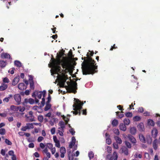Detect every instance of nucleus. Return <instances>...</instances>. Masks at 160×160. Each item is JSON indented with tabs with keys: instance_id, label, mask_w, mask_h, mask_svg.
I'll list each match as a JSON object with an SVG mask.
<instances>
[{
	"instance_id": "obj_1",
	"label": "nucleus",
	"mask_w": 160,
	"mask_h": 160,
	"mask_svg": "<svg viewBox=\"0 0 160 160\" xmlns=\"http://www.w3.org/2000/svg\"><path fill=\"white\" fill-rule=\"evenodd\" d=\"M90 53H88L86 57L82 58L84 60L82 63V69L83 75L92 74L98 72V66L96 65L95 61L91 57L93 56L94 52L93 51H89Z\"/></svg>"
},
{
	"instance_id": "obj_2",
	"label": "nucleus",
	"mask_w": 160,
	"mask_h": 160,
	"mask_svg": "<svg viewBox=\"0 0 160 160\" xmlns=\"http://www.w3.org/2000/svg\"><path fill=\"white\" fill-rule=\"evenodd\" d=\"M52 64L53 66L61 65L63 68H68L70 67V63L68 58L67 57H63V59H57L53 58L51 59Z\"/></svg>"
},
{
	"instance_id": "obj_3",
	"label": "nucleus",
	"mask_w": 160,
	"mask_h": 160,
	"mask_svg": "<svg viewBox=\"0 0 160 160\" xmlns=\"http://www.w3.org/2000/svg\"><path fill=\"white\" fill-rule=\"evenodd\" d=\"M76 103H74L73 107L74 108V111H72L73 114L76 115L78 114L80 115L81 114V111L82 109V106L83 104V103L81 102L78 99L74 98Z\"/></svg>"
},
{
	"instance_id": "obj_4",
	"label": "nucleus",
	"mask_w": 160,
	"mask_h": 160,
	"mask_svg": "<svg viewBox=\"0 0 160 160\" xmlns=\"http://www.w3.org/2000/svg\"><path fill=\"white\" fill-rule=\"evenodd\" d=\"M77 83L76 82H73L72 84L68 86L66 85L65 88L67 92L69 93H75L77 91L75 89H77Z\"/></svg>"
},
{
	"instance_id": "obj_5",
	"label": "nucleus",
	"mask_w": 160,
	"mask_h": 160,
	"mask_svg": "<svg viewBox=\"0 0 160 160\" xmlns=\"http://www.w3.org/2000/svg\"><path fill=\"white\" fill-rule=\"evenodd\" d=\"M58 79L59 80V83H62L63 85L68 78L67 75H66L64 73H62L61 74L59 75Z\"/></svg>"
},
{
	"instance_id": "obj_6",
	"label": "nucleus",
	"mask_w": 160,
	"mask_h": 160,
	"mask_svg": "<svg viewBox=\"0 0 160 160\" xmlns=\"http://www.w3.org/2000/svg\"><path fill=\"white\" fill-rule=\"evenodd\" d=\"M53 68L54 72L56 74H58V73L62 74V70L61 68V67L59 65L53 66Z\"/></svg>"
},
{
	"instance_id": "obj_7",
	"label": "nucleus",
	"mask_w": 160,
	"mask_h": 160,
	"mask_svg": "<svg viewBox=\"0 0 160 160\" xmlns=\"http://www.w3.org/2000/svg\"><path fill=\"white\" fill-rule=\"evenodd\" d=\"M128 139L133 144V145L135 144L137 142V141L135 138L130 134H128L127 136Z\"/></svg>"
},
{
	"instance_id": "obj_8",
	"label": "nucleus",
	"mask_w": 160,
	"mask_h": 160,
	"mask_svg": "<svg viewBox=\"0 0 160 160\" xmlns=\"http://www.w3.org/2000/svg\"><path fill=\"white\" fill-rule=\"evenodd\" d=\"M14 99L15 101L17 102V105H19L21 102V98L20 95L16 94L14 95Z\"/></svg>"
},
{
	"instance_id": "obj_9",
	"label": "nucleus",
	"mask_w": 160,
	"mask_h": 160,
	"mask_svg": "<svg viewBox=\"0 0 160 160\" xmlns=\"http://www.w3.org/2000/svg\"><path fill=\"white\" fill-rule=\"evenodd\" d=\"M29 102L31 104H33L34 102V101L33 99L30 98L29 99L26 98L24 99V101L23 102V104L25 105L27 103Z\"/></svg>"
},
{
	"instance_id": "obj_10",
	"label": "nucleus",
	"mask_w": 160,
	"mask_h": 160,
	"mask_svg": "<svg viewBox=\"0 0 160 160\" xmlns=\"http://www.w3.org/2000/svg\"><path fill=\"white\" fill-rule=\"evenodd\" d=\"M29 76L30 77L29 79V82L30 85V88L31 89L33 90L34 88V86L33 81V78L32 76Z\"/></svg>"
},
{
	"instance_id": "obj_11",
	"label": "nucleus",
	"mask_w": 160,
	"mask_h": 160,
	"mask_svg": "<svg viewBox=\"0 0 160 160\" xmlns=\"http://www.w3.org/2000/svg\"><path fill=\"white\" fill-rule=\"evenodd\" d=\"M19 76H18L15 77L12 82V85L13 86L16 85L19 82Z\"/></svg>"
},
{
	"instance_id": "obj_12",
	"label": "nucleus",
	"mask_w": 160,
	"mask_h": 160,
	"mask_svg": "<svg viewBox=\"0 0 160 160\" xmlns=\"http://www.w3.org/2000/svg\"><path fill=\"white\" fill-rule=\"evenodd\" d=\"M76 142V139L74 137H73L72 138V141L70 142L69 147L70 148H72L73 146H74Z\"/></svg>"
},
{
	"instance_id": "obj_13",
	"label": "nucleus",
	"mask_w": 160,
	"mask_h": 160,
	"mask_svg": "<svg viewBox=\"0 0 160 160\" xmlns=\"http://www.w3.org/2000/svg\"><path fill=\"white\" fill-rule=\"evenodd\" d=\"M42 152L43 153H45L46 156V158H49L51 157V154L49 152H48V150L47 147Z\"/></svg>"
},
{
	"instance_id": "obj_14",
	"label": "nucleus",
	"mask_w": 160,
	"mask_h": 160,
	"mask_svg": "<svg viewBox=\"0 0 160 160\" xmlns=\"http://www.w3.org/2000/svg\"><path fill=\"white\" fill-rule=\"evenodd\" d=\"M105 137L106 138V142L107 144L109 145L111 143V140L110 138V136L107 133L105 134Z\"/></svg>"
},
{
	"instance_id": "obj_15",
	"label": "nucleus",
	"mask_w": 160,
	"mask_h": 160,
	"mask_svg": "<svg viewBox=\"0 0 160 160\" xmlns=\"http://www.w3.org/2000/svg\"><path fill=\"white\" fill-rule=\"evenodd\" d=\"M152 147L155 150L157 149L158 148V140L157 139H155L152 143Z\"/></svg>"
},
{
	"instance_id": "obj_16",
	"label": "nucleus",
	"mask_w": 160,
	"mask_h": 160,
	"mask_svg": "<svg viewBox=\"0 0 160 160\" xmlns=\"http://www.w3.org/2000/svg\"><path fill=\"white\" fill-rule=\"evenodd\" d=\"M152 136L154 138H156L158 134V130L155 128H154L152 132Z\"/></svg>"
},
{
	"instance_id": "obj_17",
	"label": "nucleus",
	"mask_w": 160,
	"mask_h": 160,
	"mask_svg": "<svg viewBox=\"0 0 160 160\" xmlns=\"http://www.w3.org/2000/svg\"><path fill=\"white\" fill-rule=\"evenodd\" d=\"M8 87V85L4 83H2L0 86V91H3L6 90Z\"/></svg>"
},
{
	"instance_id": "obj_18",
	"label": "nucleus",
	"mask_w": 160,
	"mask_h": 160,
	"mask_svg": "<svg viewBox=\"0 0 160 160\" xmlns=\"http://www.w3.org/2000/svg\"><path fill=\"white\" fill-rule=\"evenodd\" d=\"M18 88L19 89L22 90L26 89V87L24 83H20L18 85Z\"/></svg>"
},
{
	"instance_id": "obj_19",
	"label": "nucleus",
	"mask_w": 160,
	"mask_h": 160,
	"mask_svg": "<svg viewBox=\"0 0 160 160\" xmlns=\"http://www.w3.org/2000/svg\"><path fill=\"white\" fill-rule=\"evenodd\" d=\"M1 57L2 58H10V55L8 53H2L1 54Z\"/></svg>"
},
{
	"instance_id": "obj_20",
	"label": "nucleus",
	"mask_w": 160,
	"mask_h": 160,
	"mask_svg": "<svg viewBox=\"0 0 160 160\" xmlns=\"http://www.w3.org/2000/svg\"><path fill=\"white\" fill-rule=\"evenodd\" d=\"M122 152L126 155L128 154V150L125 147H123L122 148Z\"/></svg>"
},
{
	"instance_id": "obj_21",
	"label": "nucleus",
	"mask_w": 160,
	"mask_h": 160,
	"mask_svg": "<svg viewBox=\"0 0 160 160\" xmlns=\"http://www.w3.org/2000/svg\"><path fill=\"white\" fill-rule=\"evenodd\" d=\"M119 129L123 131H125L126 130V125L123 123H121L119 126Z\"/></svg>"
},
{
	"instance_id": "obj_22",
	"label": "nucleus",
	"mask_w": 160,
	"mask_h": 160,
	"mask_svg": "<svg viewBox=\"0 0 160 160\" xmlns=\"http://www.w3.org/2000/svg\"><path fill=\"white\" fill-rule=\"evenodd\" d=\"M27 118L28 119V122H33L35 121L34 119V116H26Z\"/></svg>"
},
{
	"instance_id": "obj_23",
	"label": "nucleus",
	"mask_w": 160,
	"mask_h": 160,
	"mask_svg": "<svg viewBox=\"0 0 160 160\" xmlns=\"http://www.w3.org/2000/svg\"><path fill=\"white\" fill-rule=\"evenodd\" d=\"M136 129L135 127H132L130 128V132L132 135H135L136 133Z\"/></svg>"
},
{
	"instance_id": "obj_24",
	"label": "nucleus",
	"mask_w": 160,
	"mask_h": 160,
	"mask_svg": "<svg viewBox=\"0 0 160 160\" xmlns=\"http://www.w3.org/2000/svg\"><path fill=\"white\" fill-rule=\"evenodd\" d=\"M140 140L142 142L145 143L146 142V141L144 136L142 134H140L139 136Z\"/></svg>"
},
{
	"instance_id": "obj_25",
	"label": "nucleus",
	"mask_w": 160,
	"mask_h": 160,
	"mask_svg": "<svg viewBox=\"0 0 160 160\" xmlns=\"http://www.w3.org/2000/svg\"><path fill=\"white\" fill-rule=\"evenodd\" d=\"M114 139L116 141V143L119 144H121L122 143V140L119 137L115 136L114 137Z\"/></svg>"
},
{
	"instance_id": "obj_26",
	"label": "nucleus",
	"mask_w": 160,
	"mask_h": 160,
	"mask_svg": "<svg viewBox=\"0 0 160 160\" xmlns=\"http://www.w3.org/2000/svg\"><path fill=\"white\" fill-rule=\"evenodd\" d=\"M20 108V107L16 106L14 105H12L10 107L11 109L12 110L15 111H18Z\"/></svg>"
},
{
	"instance_id": "obj_27",
	"label": "nucleus",
	"mask_w": 160,
	"mask_h": 160,
	"mask_svg": "<svg viewBox=\"0 0 160 160\" xmlns=\"http://www.w3.org/2000/svg\"><path fill=\"white\" fill-rule=\"evenodd\" d=\"M51 107V105L49 103H46V106L44 108V110L47 111Z\"/></svg>"
},
{
	"instance_id": "obj_28",
	"label": "nucleus",
	"mask_w": 160,
	"mask_h": 160,
	"mask_svg": "<svg viewBox=\"0 0 160 160\" xmlns=\"http://www.w3.org/2000/svg\"><path fill=\"white\" fill-rule=\"evenodd\" d=\"M138 128L140 131H143L144 130V126L143 123H140L138 126Z\"/></svg>"
},
{
	"instance_id": "obj_29",
	"label": "nucleus",
	"mask_w": 160,
	"mask_h": 160,
	"mask_svg": "<svg viewBox=\"0 0 160 160\" xmlns=\"http://www.w3.org/2000/svg\"><path fill=\"white\" fill-rule=\"evenodd\" d=\"M6 65V62L3 61H0V67L1 68L4 67Z\"/></svg>"
},
{
	"instance_id": "obj_30",
	"label": "nucleus",
	"mask_w": 160,
	"mask_h": 160,
	"mask_svg": "<svg viewBox=\"0 0 160 160\" xmlns=\"http://www.w3.org/2000/svg\"><path fill=\"white\" fill-rule=\"evenodd\" d=\"M120 112H119V111L116 112V115H117V116H118V118H121L124 117V115L123 114H119V113H120Z\"/></svg>"
},
{
	"instance_id": "obj_31",
	"label": "nucleus",
	"mask_w": 160,
	"mask_h": 160,
	"mask_svg": "<svg viewBox=\"0 0 160 160\" xmlns=\"http://www.w3.org/2000/svg\"><path fill=\"white\" fill-rule=\"evenodd\" d=\"M112 124L113 126H116L118 124V121L116 119H114L112 121Z\"/></svg>"
},
{
	"instance_id": "obj_32",
	"label": "nucleus",
	"mask_w": 160,
	"mask_h": 160,
	"mask_svg": "<svg viewBox=\"0 0 160 160\" xmlns=\"http://www.w3.org/2000/svg\"><path fill=\"white\" fill-rule=\"evenodd\" d=\"M42 95V91L38 92L37 91V92H36V95L38 98H41Z\"/></svg>"
},
{
	"instance_id": "obj_33",
	"label": "nucleus",
	"mask_w": 160,
	"mask_h": 160,
	"mask_svg": "<svg viewBox=\"0 0 160 160\" xmlns=\"http://www.w3.org/2000/svg\"><path fill=\"white\" fill-rule=\"evenodd\" d=\"M14 64L15 65L18 67H20L22 66V64L21 62L18 61H15Z\"/></svg>"
},
{
	"instance_id": "obj_34",
	"label": "nucleus",
	"mask_w": 160,
	"mask_h": 160,
	"mask_svg": "<svg viewBox=\"0 0 160 160\" xmlns=\"http://www.w3.org/2000/svg\"><path fill=\"white\" fill-rule=\"evenodd\" d=\"M141 119V117L138 116H136L133 118V120L134 122L139 121Z\"/></svg>"
},
{
	"instance_id": "obj_35",
	"label": "nucleus",
	"mask_w": 160,
	"mask_h": 160,
	"mask_svg": "<svg viewBox=\"0 0 160 160\" xmlns=\"http://www.w3.org/2000/svg\"><path fill=\"white\" fill-rule=\"evenodd\" d=\"M125 145H126L127 147L128 148H131L132 147V146L131 143L128 141H125Z\"/></svg>"
},
{
	"instance_id": "obj_36",
	"label": "nucleus",
	"mask_w": 160,
	"mask_h": 160,
	"mask_svg": "<svg viewBox=\"0 0 160 160\" xmlns=\"http://www.w3.org/2000/svg\"><path fill=\"white\" fill-rule=\"evenodd\" d=\"M148 124L149 125L151 126H154V123L153 120L151 119H149L148 120Z\"/></svg>"
},
{
	"instance_id": "obj_37",
	"label": "nucleus",
	"mask_w": 160,
	"mask_h": 160,
	"mask_svg": "<svg viewBox=\"0 0 160 160\" xmlns=\"http://www.w3.org/2000/svg\"><path fill=\"white\" fill-rule=\"evenodd\" d=\"M123 122L124 124L126 125H128L130 123V120L128 118H125L123 120Z\"/></svg>"
},
{
	"instance_id": "obj_38",
	"label": "nucleus",
	"mask_w": 160,
	"mask_h": 160,
	"mask_svg": "<svg viewBox=\"0 0 160 160\" xmlns=\"http://www.w3.org/2000/svg\"><path fill=\"white\" fill-rule=\"evenodd\" d=\"M26 126L28 129L33 128H34L33 124L32 123H27Z\"/></svg>"
},
{
	"instance_id": "obj_39",
	"label": "nucleus",
	"mask_w": 160,
	"mask_h": 160,
	"mask_svg": "<svg viewBox=\"0 0 160 160\" xmlns=\"http://www.w3.org/2000/svg\"><path fill=\"white\" fill-rule=\"evenodd\" d=\"M12 97V95L11 94L9 95V97L4 98L3 99V101L5 102H8L9 101V100L10 98Z\"/></svg>"
},
{
	"instance_id": "obj_40",
	"label": "nucleus",
	"mask_w": 160,
	"mask_h": 160,
	"mask_svg": "<svg viewBox=\"0 0 160 160\" xmlns=\"http://www.w3.org/2000/svg\"><path fill=\"white\" fill-rule=\"evenodd\" d=\"M88 156L90 159L93 158L94 157V153L92 151L89 152L88 154Z\"/></svg>"
},
{
	"instance_id": "obj_41",
	"label": "nucleus",
	"mask_w": 160,
	"mask_h": 160,
	"mask_svg": "<svg viewBox=\"0 0 160 160\" xmlns=\"http://www.w3.org/2000/svg\"><path fill=\"white\" fill-rule=\"evenodd\" d=\"M2 81H3L2 83H8L10 82L9 79L7 77H5V78H3V79Z\"/></svg>"
},
{
	"instance_id": "obj_42",
	"label": "nucleus",
	"mask_w": 160,
	"mask_h": 160,
	"mask_svg": "<svg viewBox=\"0 0 160 160\" xmlns=\"http://www.w3.org/2000/svg\"><path fill=\"white\" fill-rule=\"evenodd\" d=\"M64 54L63 53H61L60 54H58V53L57 54V59H61V58L63 57Z\"/></svg>"
},
{
	"instance_id": "obj_43",
	"label": "nucleus",
	"mask_w": 160,
	"mask_h": 160,
	"mask_svg": "<svg viewBox=\"0 0 160 160\" xmlns=\"http://www.w3.org/2000/svg\"><path fill=\"white\" fill-rule=\"evenodd\" d=\"M125 116L127 117H132V112H127L125 114Z\"/></svg>"
},
{
	"instance_id": "obj_44",
	"label": "nucleus",
	"mask_w": 160,
	"mask_h": 160,
	"mask_svg": "<svg viewBox=\"0 0 160 160\" xmlns=\"http://www.w3.org/2000/svg\"><path fill=\"white\" fill-rule=\"evenodd\" d=\"M45 103V99L44 98H42V101L41 102V104L39 106L40 108H42L43 107Z\"/></svg>"
},
{
	"instance_id": "obj_45",
	"label": "nucleus",
	"mask_w": 160,
	"mask_h": 160,
	"mask_svg": "<svg viewBox=\"0 0 160 160\" xmlns=\"http://www.w3.org/2000/svg\"><path fill=\"white\" fill-rule=\"evenodd\" d=\"M60 153H66V151L65 147H61L60 148Z\"/></svg>"
},
{
	"instance_id": "obj_46",
	"label": "nucleus",
	"mask_w": 160,
	"mask_h": 160,
	"mask_svg": "<svg viewBox=\"0 0 160 160\" xmlns=\"http://www.w3.org/2000/svg\"><path fill=\"white\" fill-rule=\"evenodd\" d=\"M38 120L41 122H42L43 120V116L42 115H39L38 116Z\"/></svg>"
},
{
	"instance_id": "obj_47",
	"label": "nucleus",
	"mask_w": 160,
	"mask_h": 160,
	"mask_svg": "<svg viewBox=\"0 0 160 160\" xmlns=\"http://www.w3.org/2000/svg\"><path fill=\"white\" fill-rule=\"evenodd\" d=\"M6 131L4 128H1L0 129V134L3 135L5 134Z\"/></svg>"
},
{
	"instance_id": "obj_48",
	"label": "nucleus",
	"mask_w": 160,
	"mask_h": 160,
	"mask_svg": "<svg viewBox=\"0 0 160 160\" xmlns=\"http://www.w3.org/2000/svg\"><path fill=\"white\" fill-rule=\"evenodd\" d=\"M5 142L8 145H11L12 144V142L7 139H5Z\"/></svg>"
},
{
	"instance_id": "obj_49",
	"label": "nucleus",
	"mask_w": 160,
	"mask_h": 160,
	"mask_svg": "<svg viewBox=\"0 0 160 160\" xmlns=\"http://www.w3.org/2000/svg\"><path fill=\"white\" fill-rule=\"evenodd\" d=\"M113 132L117 135H119L120 134V132L118 129H113Z\"/></svg>"
},
{
	"instance_id": "obj_50",
	"label": "nucleus",
	"mask_w": 160,
	"mask_h": 160,
	"mask_svg": "<svg viewBox=\"0 0 160 160\" xmlns=\"http://www.w3.org/2000/svg\"><path fill=\"white\" fill-rule=\"evenodd\" d=\"M68 56L70 58H72L74 57V55H73L72 52L71 50H70L68 53Z\"/></svg>"
},
{
	"instance_id": "obj_51",
	"label": "nucleus",
	"mask_w": 160,
	"mask_h": 160,
	"mask_svg": "<svg viewBox=\"0 0 160 160\" xmlns=\"http://www.w3.org/2000/svg\"><path fill=\"white\" fill-rule=\"evenodd\" d=\"M113 155H115V156L113 159V160H117L118 158V155L117 152H114Z\"/></svg>"
},
{
	"instance_id": "obj_52",
	"label": "nucleus",
	"mask_w": 160,
	"mask_h": 160,
	"mask_svg": "<svg viewBox=\"0 0 160 160\" xmlns=\"http://www.w3.org/2000/svg\"><path fill=\"white\" fill-rule=\"evenodd\" d=\"M58 124L59 126L61 127L62 126H65V125L66 124V123H65V122L63 121H61L59 122Z\"/></svg>"
},
{
	"instance_id": "obj_53",
	"label": "nucleus",
	"mask_w": 160,
	"mask_h": 160,
	"mask_svg": "<svg viewBox=\"0 0 160 160\" xmlns=\"http://www.w3.org/2000/svg\"><path fill=\"white\" fill-rule=\"evenodd\" d=\"M112 150V148L110 146H108L107 148V151L109 153H111Z\"/></svg>"
},
{
	"instance_id": "obj_54",
	"label": "nucleus",
	"mask_w": 160,
	"mask_h": 160,
	"mask_svg": "<svg viewBox=\"0 0 160 160\" xmlns=\"http://www.w3.org/2000/svg\"><path fill=\"white\" fill-rule=\"evenodd\" d=\"M47 147H48V148L49 149H51V148H53V145L52 143H48L47 144Z\"/></svg>"
},
{
	"instance_id": "obj_55",
	"label": "nucleus",
	"mask_w": 160,
	"mask_h": 160,
	"mask_svg": "<svg viewBox=\"0 0 160 160\" xmlns=\"http://www.w3.org/2000/svg\"><path fill=\"white\" fill-rule=\"evenodd\" d=\"M20 108H19V110L20 112H23L25 110V108L24 107H22L21 106H19Z\"/></svg>"
},
{
	"instance_id": "obj_56",
	"label": "nucleus",
	"mask_w": 160,
	"mask_h": 160,
	"mask_svg": "<svg viewBox=\"0 0 160 160\" xmlns=\"http://www.w3.org/2000/svg\"><path fill=\"white\" fill-rule=\"evenodd\" d=\"M113 147L114 148L116 149H118V144L116 142H114L113 144Z\"/></svg>"
},
{
	"instance_id": "obj_57",
	"label": "nucleus",
	"mask_w": 160,
	"mask_h": 160,
	"mask_svg": "<svg viewBox=\"0 0 160 160\" xmlns=\"http://www.w3.org/2000/svg\"><path fill=\"white\" fill-rule=\"evenodd\" d=\"M56 129L54 127L52 128L51 130V132L52 135L55 133Z\"/></svg>"
},
{
	"instance_id": "obj_58",
	"label": "nucleus",
	"mask_w": 160,
	"mask_h": 160,
	"mask_svg": "<svg viewBox=\"0 0 160 160\" xmlns=\"http://www.w3.org/2000/svg\"><path fill=\"white\" fill-rule=\"evenodd\" d=\"M72 135H74L75 133L74 130L73 128H71L69 130Z\"/></svg>"
},
{
	"instance_id": "obj_59",
	"label": "nucleus",
	"mask_w": 160,
	"mask_h": 160,
	"mask_svg": "<svg viewBox=\"0 0 160 160\" xmlns=\"http://www.w3.org/2000/svg\"><path fill=\"white\" fill-rule=\"evenodd\" d=\"M50 149L52 154H53L55 153L56 152V148L55 147L52 148Z\"/></svg>"
},
{
	"instance_id": "obj_60",
	"label": "nucleus",
	"mask_w": 160,
	"mask_h": 160,
	"mask_svg": "<svg viewBox=\"0 0 160 160\" xmlns=\"http://www.w3.org/2000/svg\"><path fill=\"white\" fill-rule=\"evenodd\" d=\"M43 139L44 138L42 136H39L38 138V141L39 142H41Z\"/></svg>"
},
{
	"instance_id": "obj_61",
	"label": "nucleus",
	"mask_w": 160,
	"mask_h": 160,
	"mask_svg": "<svg viewBox=\"0 0 160 160\" xmlns=\"http://www.w3.org/2000/svg\"><path fill=\"white\" fill-rule=\"evenodd\" d=\"M51 100V97L50 94H48V101L46 102L48 103H49Z\"/></svg>"
},
{
	"instance_id": "obj_62",
	"label": "nucleus",
	"mask_w": 160,
	"mask_h": 160,
	"mask_svg": "<svg viewBox=\"0 0 160 160\" xmlns=\"http://www.w3.org/2000/svg\"><path fill=\"white\" fill-rule=\"evenodd\" d=\"M55 145L56 147L58 148H59L60 147V143L59 141L58 142H55Z\"/></svg>"
},
{
	"instance_id": "obj_63",
	"label": "nucleus",
	"mask_w": 160,
	"mask_h": 160,
	"mask_svg": "<svg viewBox=\"0 0 160 160\" xmlns=\"http://www.w3.org/2000/svg\"><path fill=\"white\" fill-rule=\"evenodd\" d=\"M138 112L140 113H142L143 112V108L141 107L139 108L138 109Z\"/></svg>"
},
{
	"instance_id": "obj_64",
	"label": "nucleus",
	"mask_w": 160,
	"mask_h": 160,
	"mask_svg": "<svg viewBox=\"0 0 160 160\" xmlns=\"http://www.w3.org/2000/svg\"><path fill=\"white\" fill-rule=\"evenodd\" d=\"M53 139L55 142L59 141L57 139V137L56 136H53Z\"/></svg>"
}]
</instances>
